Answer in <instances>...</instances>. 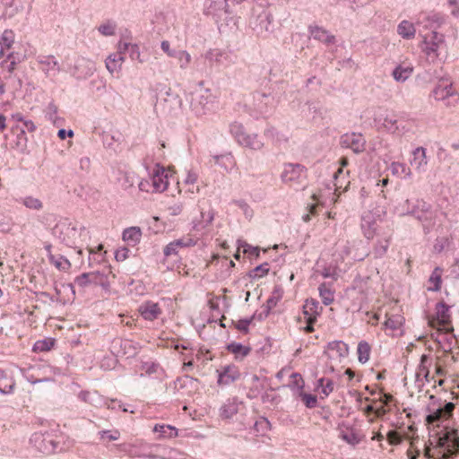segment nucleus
<instances>
[{"mask_svg": "<svg viewBox=\"0 0 459 459\" xmlns=\"http://www.w3.org/2000/svg\"><path fill=\"white\" fill-rule=\"evenodd\" d=\"M455 403L448 402L434 409L426 417L429 424H437L438 444L442 455L440 459H456L459 453L458 424L453 419Z\"/></svg>", "mask_w": 459, "mask_h": 459, "instance_id": "f257e3e1", "label": "nucleus"}, {"mask_svg": "<svg viewBox=\"0 0 459 459\" xmlns=\"http://www.w3.org/2000/svg\"><path fill=\"white\" fill-rule=\"evenodd\" d=\"M175 180V170L172 168L156 165L152 176V191L164 192L167 190L169 183Z\"/></svg>", "mask_w": 459, "mask_h": 459, "instance_id": "f03ea898", "label": "nucleus"}, {"mask_svg": "<svg viewBox=\"0 0 459 459\" xmlns=\"http://www.w3.org/2000/svg\"><path fill=\"white\" fill-rule=\"evenodd\" d=\"M307 169L300 164L287 163L284 164L281 174V181L290 186L300 185L306 178Z\"/></svg>", "mask_w": 459, "mask_h": 459, "instance_id": "7ed1b4c3", "label": "nucleus"}, {"mask_svg": "<svg viewBox=\"0 0 459 459\" xmlns=\"http://www.w3.org/2000/svg\"><path fill=\"white\" fill-rule=\"evenodd\" d=\"M443 44V35L437 31H431L423 37L420 48L429 57L435 58L437 56V51Z\"/></svg>", "mask_w": 459, "mask_h": 459, "instance_id": "20e7f679", "label": "nucleus"}, {"mask_svg": "<svg viewBox=\"0 0 459 459\" xmlns=\"http://www.w3.org/2000/svg\"><path fill=\"white\" fill-rule=\"evenodd\" d=\"M195 244L196 239L190 235L183 236L182 238L169 243L164 247L163 253L166 257H169L171 255H178L180 249L194 247Z\"/></svg>", "mask_w": 459, "mask_h": 459, "instance_id": "39448f33", "label": "nucleus"}, {"mask_svg": "<svg viewBox=\"0 0 459 459\" xmlns=\"http://www.w3.org/2000/svg\"><path fill=\"white\" fill-rule=\"evenodd\" d=\"M436 320L441 330L454 331L451 325L449 307L444 302H438L436 305Z\"/></svg>", "mask_w": 459, "mask_h": 459, "instance_id": "423d86ee", "label": "nucleus"}, {"mask_svg": "<svg viewBox=\"0 0 459 459\" xmlns=\"http://www.w3.org/2000/svg\"><path fill=\"white\" fill-rule=\"evenodd\" d=\"M218 371V384L220 385H228L238 380L240 377V372L235 365H227Z\"/></svg>", "mask_w": 459, "mask_h": 459, "instance_id": "0eeeda50", "label": "nucleus"}, {"mask_svg": "<svg viewBox=\"0 0 459 459\" xmlns=\"http://www.w3.org/2000/svg\"><path fill=\"white\" fill-rule=\"evenodd\" d=\"M455 90L447 79H442L432 91L433 97L437 100H445L446 98L453 96Z\"/></svg>", "mask_w": 459, "mask_h": 459, "instance_id": "6e6552de", "label": "nucleus"}, {"mask_svg": "<svg viewBox=\"0 0 459 459\" xmlns=\"http://www.w3.org/2000/svg\"><path fill=\"white\" fill-rule=\"evenodd\" d=\"M414 71V67L411 62L403 61L399 64L393 71L392 76L398 82H404L408 80Z\"/></svg>", "mask_w": 459, "mask_h": 459, "instance_id": "1a4fd4ad", "label": "nucleus"}, {"mask_svg": "<svg viewBox=\"0 0 459 459\" xmlns=\"http://www.w3.org/2000/svg\"><path fill=\"white\" fill-rule=\"evenodd\" d=\"M238 143L252 150H261L264 147V142L256 134H240L238 135Z\"/></svg>", "mask_w": 459, "mask_h": 459, "instance_id": "9d476101", "label": "nucleus"}, {"mask_svg": "<svg viewBox=\"0 0 459 459\" xmlns=\"http://www.w3.org/2000/svg\"><path fill=\"white\" fill-rule=\"evenodd\" d=\"M141 316L149 321H153L160 315L161 310L157 303L147 301L139 307Z\"/></svg>", "mask_w": 459, "mask_h": 459, "instance_id": "9b49d317", "label": "nucleus"}, {"mask_svg": "<svg viewBox=\"0 0 459 459\" xmlns=\"http://www.w3.org/2000/svg\"><path fill=\"white\" fill-rule=\"evenodd\" d=\"M430 364H431V358L427 354L421 355L420 365L415 373L416 382H420L421 384H423V380H425L427 382L429 381V367L430 366Z\"/></svg>", "mask_w": 459, "mask_h": 459, "instance_id": "f8f14e48", "label": "nucleus"}, {"mask_svg": "<svg viewBox=\"0 0 459 459\" xmlns=\"http://www.w3.org/2000/svg\"><path fill=\"white\" fill-rule=\"evenodd\" d=\"M410 163L417 171H423L428 163L426 150L422 147L416 148L412 152V158L411 159Z\"/></svg>", "mask_w": 459, "mask_h": 459, "instance_id": "ddd939ff", "label": "nucleus"}, {"mask_svg": "<svg viewBox=\"0 0 459 459\" xmlns=\"http://www.w3.org/2000/svg\"><path fill=\"white\" fill-rule=\"evenodd\" d=\"M238 403L237 397L229 398L220 409V416L224 420L231 419L238 411Z\"/></svg>", "mask_w": 459, "mask_h": 459, "instance_id": "4468645a", "label": "nucleus"}, {"mask_svg": "<svg viewBox=\"0 0 459 459\" xmlns=\"http://www.w3.org/2000/svg\"><path fill=\"white\" fill-rule=\"evenodd\" d=\"M308 31L311 37L318 41L325 44H331L334 42V36L331 35L329 31L319 26H309Z\"/></svg>", "mask_w": 459, "mask_h": 459, "instance_id": "2eb2a0df", "label": "nucleus"}, {"mask_svg": "<svg viewBox=\"0 0 459 459\" xmlns=\"http://www.w3.org/2000/svg\"><path fill=\"white\" fill-rule=\"evenodd\" d=\"M319 302L316 299H307L303 306V314L305 320L316 321V316L319 315Z\"/></svg>", "mask_w": 459, "mask_h": 459, "instance_id": "dca6fc26", "label": "nucleus"}, {"mask_svg": "<svg viewBox=\"0 0 459 459\" xmlns=\"http://www.w3.org/2000/svg\"><path fill=\"white\" fill-rule=\"evenodd\" d=\"M343 143L351 148L355 152H360L365 148V140L361 134H351L343 136Z\"/></svg>", "mask_w": 459, "mask_h": 459, "instance_id": "f3484780", "label": "nucleus"}, {"mask_svg": "<svg viewBox=\"0 0 459 459\" xmlns=\"http://www.w3.org/2000/svg\"><path fill=\"white\" fill-rule=\"evenodd\" d=\"M15 382L8 370L0 369V393L11 394L13 391Z\"/></svg>", "mask_w": 459, "mask_h": 459, "instance_id": "a211bd4d", "label": "nucleus"}, {"mask_svg": "<svg viewBox=\"0 0 459 459\" xmlns=\"http://www.w3.org/2000/svg\"><path fill=\"white\" fill-rule=\"evenodd\" d=\"M397 33L404 39H412L416 35L415 24L410 21L403 20L397 26Z\"/></svg>", "mask_w": 459, "mask_h": 459, "instance_id": "6ab92c4d", "label": "nucleus"}, {"mask_svg": "<svg viewBox=\"0 0 459 459\" xmlns=\"http://www.w3.org/2000/svg\"><path fill=\"white\" fill-rule=\"evenodd\" d=\"M142 238V230L139 227H130L126 229L122 234V239L129 246L134 247Z\"/></svg>", "mask_w": 459, "mask_h": 459, "instance_id": "aec40b11", "label": "nucleus"}, {"mask_svg": "<svg viewBox=\"0 0 459 459\" xmlns=\"http://www.w3.org/2000/svg\"><path fill=\"white\" fill-rule=\"evenodd\" d=\"M122 52L118 50L117 53L110 55L106 60V67L110 74L118 73L121 70L124 63V56Z\"/></svg>", "mask_w": 459, "mask_h": 459, "instance_id": "412c9836", "label": "nucleus"}, {"mask_svg": "<svg viewBox=\"0 0 459 459\" xmlns=\"http://www.w3.org/2000/svg\"><path fill=\"white\" fill-rule=\"evenodd\" d=\"M37 295H40L43 302L45 303H60V304H65L66 300L61 296V290L60 289L55 288L53 289V292H46L41 291L39 293L36 292Z\"/></svg>", "mask_w": 459, "mask_h": 459, "instance_id": "4be33fe9", "label": "nucleus"}, {"mask_svg": "<svg viewBox=\"0 0 459 459\" xmlns=\"http://www.w3.org/2000/svg\"><path fill=\"white\" fill-rule=\"evenodd\" d=\"M226 349L228 350V351L234 354L236 359H243L247 357L251 351L250 347L245 346L239 342H235L229 343Z\"/></svg>", "mask_w": 459, "mask_h": 459, "instance_id": "5701e85b", "label": "nucleus"}, {"mask_svg": "<svg viewBox=\"0 0 459 459\" xmlns=\"http://www.w3.org/2000/svg\"><path fill=\"white\" fill-rule=\"evenodd\" d=\"M327 348L330 351L335 352L339 358H344L349 353L348 345L342 341H333L328 343Z\"/></svg>", "mask_w": 459, "mask_h": 459, "instance_id": "b1692460", "label": "nucleus"}, {"mask_svg": "<svg viewBox=\"0 0 459 459\" xmlns=\"http://www.w3.org/2000/svg\"><path fill=\"white\" fill-rule=\"evenodd\" d=\"M153 431L160 434V438H172L178 436V429L170 425H155Z\"/></svg>", "mask_w": 459, "mask_h": 459, "instance_id": "393cba45", "label": "nucleus"}, {"mask_svg": "<svg viewBox=\"0 0 459 459\" xmlns=\"http://www.w3.org/2000/svg\"><path fill=\"white\" fill-rule=\"evenodd\" d=\"M207 296H208V306L212 312H214V311L220 312L221 302L225 307L229 306L228 299L223 295L213 296L212 293H208Z\"/></svg>", "mask_w": 459, "mask_h": 459, "instance_id": "a878e982", "label": "nucleus"}, {"mask_svg": "<svg viewBox=\"0 0 459 459\" xmlns=\"http://www.w3.org/2000/svg\"><path fill=\"white\" fill-rule=\"evenodd\" d=\"M39 63L41 65V68L47 74H48L50 71L59 72L58 62L53 56H48L43 57V59H41Z\"/></svg>", "mask_w": 459, "mask_h": 459, "instance_id": "bb28decb", "label": "nucleus"}, {"mask_svg": "<svg viewBox=\"0 0 459 459\" xmlns=\"http://www.w3.org/2000/svg\"><path fill=\"white\" fill-rule=\"evenodd\" d=\"M390 169L393 175L398 177H411V171L409 168L406 167L404 163L402 162H392L390 165Z\"/></svg>", "mask_w": 459, "mask_h": 459, "instance_id": "cd10ccee", "label": "nucleus"}, {"mask_svg": "<svg viewBox=\"0 0 459 459\" xmlns=\"http://www.w3.org/2000/svg\"><path fill=\"white\" fill-rule=\"evenodd\" d=\"M15 40V34L13 30L6 29L4 30L0 36V46L3 48L10 49Z\"/></svg>", "mask_w": 459, "mask_h": 459, "instance_id": "c85d7f7f", "label": "nucleus"}, {"mask_svg": "<svg viewBox=\"0 0 459 459\" xmlns=\"http://www.w3.org/2000/svg\"><path fill=\"white\" fill-rule=\"evenodd\" d=\"M56 343V340L53 338H46L43 340L37 341L33 345V351L36 352L48 351Z\"/></svg>", "mask_w": 459, "mask_h": 459, "instance_id": "c756f323", "label": "nucleus"}, {"mask_svg": "<svg viewBox=\"0 0 459 459\" xmlns=\"http://www.w3.org/2000/svg\"><path fill=\"white\" fill-rule=\"evenodd\" d=\"M20 62V60L17 59L16 55L14 52H11L7 55L5 60H4L0 64L1 68H4L7 70V72L12 74L13 71L16 69L17 63Z\"/></svg>", "mask_w": 459, "mask_h": 459, "instance_id": "7c9ffc66", "label": "nucleus"}, {"mask_svg": "<svg viewBox=\"0 0 459 459\" xmlns=\"http://www.w3.org/2000/svg\"><path fill=\"white\" fill-rule=\"evenodd\" d=\"M242 250L244 254L258 258L260 255V248L253 247L245 240L238 239V251Z\"/></svg>", "mask_w": 459, "mask_h": 459, "instance_id": "2f4dec72", "label": "nucleus"}, {"mask_svg": "<svg viewBox=\"0 0 459 459\" xmlns=\"http://www.w3.org/2000/svg\"><path fill=\"white\" fill-rule=\"evenodd\" d=\"M118 50L122 53H124L125 51H130L132 58H139L140 56L139 48L135 44H132L126 41H120L118 43Z\"/></svg>", "mask_w": 459, "mask_h": 459, "instance_id": "473e14b6", "label": "nucleus"}, {"mask_svg": "<svg viewBox=\"0 0 459 459\" xmlns=\"http://www.w3.org/2000/svg\"><path fill=\"white\" fill-rule=\"evenodd\" d=\"M358 359L364 364L369 359L370 346L366 342H360L358 345Z\"/></svg>", "mask_w": 459, "mask_h": 459, "instance_id": "72a5a7b5", "label": "nucleus"}, {"mask_svg": "<svg viewBox=\"0 0 459 459\" xmlns=\"http://www.w3.org/2000/svg\"><path fill=\"white\" fill-rule=\"evenodd\" d=\"M120 348L124 350V354L128 357H133L137 354V343L130 340H120Z\"/></svg>", "mask_w": 459, "mask_h": 459, "instance_id": "f704fd0d", "label": "nucleus"}, {"mask_svg": "<svg viewBox=\"0 0 459 459\" xmlns=\"http://www.w3.org/2000/svg\"><path fill=\"white\" fill-rule=\"evenodd\" d=\"M270 270L269 264L264 263L261 265L256 266L249 273V277L255 280L260 279L266 275Z\"/></svg>", "mask_w": 459, "mask_h": 459, "instance_id": "c9c22d12", "label": "nucleus"}, {"mask_svg": "<svg viewBox=\"0 0 459 459\" xmlns=\"http://www.w3.org/2000/svg\"><path fill=\"white\" fill-rule=\"evenodd\" d=\"M78 397L82 402L90 404H95L100 400V396L98 395L97 392L91 393L89 391H82Z\"/></svg>", "mask_w": 459, "mask_h": 459, "instance_id": "e433bc0d", "label": "nucleus"}, {"mask_svg": "<svg viewBox=\"0 0 459 459\" xmlns=\"http://www.w3.org/2000/svg\"><path fill=\"white\" fill-rule=\"evenodd\" d=\"M22 204L29 209L40 210L43 206L41 201L33 196H26L22 200Z\"/></svg>", "mask_w": 459, "mask_h": 459, "instance_id": "4c0bfd02", "label": "nucleus"}, {"mask_svg": "<svg viewBox=\"0 0 459 459\" xmlns=\"http://www.w3.org/2000/svg\"><path fill=\"white\" fill-rule=\"evenodd\" d=\"M50 261H51V264H53L59 270H66L71 265L70 262L66 258H65L61 255H58V256L51 255Z\"/></svg>", "mask_w": 459, "mask_h": 459, "instance_id": "58836bf2", "label": "nucleus"}, {"mask_svg": "<svg viewBox=\"0 0 459 459\" xmlns=\"http://www.w3.org/2000/svg\"><path fill=\"white\" fill-rule=\"evenodd\" d=\"M197 178V175L193 171H188L185 178V184L193 186V190H191L192 194H197L200 191L199 186L195 185Z\"/></svg>", "mask_w": 459, "mask_h": 459, "instance_id": "ea45409f", "label": "nucleus"}, {"mask_svg": "<svg viewBox=\"0 0 459 459\" xmlns=\"http://www.w3.org/2000/svg\"><path fill=\"white\" fill-rule=\"evenodd\" d=\"M299 396L302 400V402L305 403L306 407L312 409L316 406L317 403V398L316 395L311 394H307L304 392L299 393Z\"/></svg>", "mask_w": 459, "mask_h": 459, "instance_id": "a19ab883", "label": "nucleus"}, {"mask_svg": "<svg viewBox=\"0 0 459 459\" xmlns=\"http://www.w3.org/2000/svg\"><path fill=\"white\" fill-rule=\"evenodd\" d=\"M100 274L95 273H83L79 279H78V284H91V283H98L97 280L100 278Z\"/></svg>", "mask_w": 459, "mask_h": 459, "instance_id": "79ce46f5", "label": "nucleus"}, {"mask_svg": "<svg viewBox=\"0 0 459 459\" xmlns=\"http://www.w3.org/2000/svg\"><path fill=\"white\" fill-rule=\"evenodd\" d=\"M340 437L342 439L346 441L348 444L351 445H356L359 442V438L358 437L357 434H355L353 431H340Z\"/></svg>", "mask_w": 459, "mask_h": 459, "instance_id": "37998d69", "label": "nucleus"}, {"mask_svg": "<svg viewBox=\"0 0 459 459\" xmlns=\"http://www.w3.org/2000/svg\"><path fill=\"white\" fill-rule=\"evenodd\" d=\"M175 57L178 59L181 68H186L188 65L191 63V56L188 52L185 50L178 52Z\"/></svg>", "mask_w": 459, "mask_h": 459, "instance_id": "c03bdc74", "label": "nucleus"}, {"mask_svg": "<svg viewBox=\"0 0 459 459\" xmlns=\"http://www.w3.org/2000/svg\"><path fill=\"white\" fill-rule=\"evenodd\" d=\"M253 317L243 318L238 320L236 324L231 321V324L235 325V327L241 333H247L248 332V326L252 323Z\"/></svg>", "mask_w": 459, "mask_h": 459, "instance_id": "a18cd8bd", "label": "nucleus"}, {"mask_svg": "<svg viewBox=\"0 0 459 459\" xmlns=\"http://www.w3.org/2000/svg\"><path fill=\"white\" fill-rule=\"evenodd\" d=\"M403 317L400 316H394L385 321V325L387 328L396 330L402 325Z\"/></svg>", "mask_w": 459, "mask_h": 459, "instance_id": "49530a36", "label": "nucleus"}, {"mask_svg": "<svg viewBox=\"0 0 459 459\" xmlns=\"http://www.w3.org/2000/svg\"><path fill=\"white\" fill-rule=\"evenodd\" d=\"M320 297L325 305H330L333 301V291L332 289H318Z\"/></svg>", "mask_w": 459, "mask_h": 459, "instance_id": "de8ad7c7", "label": "nucleus"}, {"mask_svg": "<svg viewBox=\"0 0 459 459\" xmlns=\"http://www.w3.org/2000/svg\"><path fill=\"white\" fill-rule=\"evenodd\" d=\"M116 25L107 22L99 27V31L104 36H111L115 33Z\"/></svg>", "mask_w": 459, "mask_h": 459, "instance_id": "09e8293b", "label": "nucleus"}, {"mask_svg": "<svg viewBox=\"0 0 459 459\" xmlns=\"http://www.w3.org/2000/svg\"><path fill=\"white\" fill-rule=\"evenodd\" d=\"M270 421L266 418H260V420H256L255 423V429L257 432L262 431L265 432L270 429Z\"/></svg>", "mask_w": 459, "mask_h": 459, "instance_id": "8fccbe9b", "label": "nucleus"}, {"mask_svg": "<svg viewBox=\"0 0 459 459\" xmlns=\"http://www.w3.org/2000/svg\"><path fill=\"white\" fill-rule=\"evenodd\" d=\"M129 249L126 247H119L115 252V258L117 262H123L129 256Z\"/></svg>", "mask_w": 459, "mask_h": 459, "instance_id": "3c124183", "label": "nucleus"}, {"mask_svg": "<svg viewBox=\"0 0 459 459\" xmlns=\"http://www.w3.org/2000/svg\"><path fill=\"white\" fill-rule=\"evenodd\" d=\"M103 248H104L103 245L100 244L95 248H92V247L88 248V251L91 255L100 254V259L98 261L100 263L104 260L105 255L107 253L106 251H103Z\"/></svg>", "mask_w": 459, "mask_h": 459, "instance_id": "603ef678", "label": "nucleus"}, {"mask_svg": "<svg viewBox=\"0 0 459 459\" xmlns=\"http://www.w3.org/2000/svg\"><path fill=\"white\" fill-rule=\"evenodd\" d=\"M429 281L435 287H438L441 284V271L435 269L429 278Z\"/></svg>", "mask_w": 459, "mask_h": 459, "instance_id": "864d4df0", "label": "nucleus"}, {"mask_svg": "<svg viewBox=\"0 0 459 459\" xmlns=\"http://www.w3.org/2000/svg\"><path fill=\"white\" fill-rule=\"evenodd\" d=\"M16 119L20 122H22L23 126L26 130L29 132H34L36 129V126L34 123L31 120H26L24 119L21 115L16 116Z\"/></svg>", "mask_w": 459, "mask_h": 459, "instance_id": "5fc2aeb1", "label": "nucleus"}, {"mask_svg": "<svg viewBox=\"0 0 459 459\" xmlns=\"http://www.w3.org/2000/svg\"><path fill=\"white\" fill-rule=\"evenodd\" d=\"M100 437L102 439L108 438V440H117L119 437L118 431L111 432L109 430H102L100 432Z\"/></svg>", "mask_w": 459, "mask_h": 459, "instance_id": "6e6d98bb", "label": "nucleus"}, {"mask_svg": "<svg viewBox=\"0 0 459 459\" xmlns=\"http://www.w3.org/2000/svg\"><path fill=\"white\" fill-rule=\"evenodd\" d=\"M387 440L390 444H399L401 442L400 434L394 430H391L387 433Z\"/></svg>", "mask_w": 459, "mask_h": 459, "instance_id": "4d7b16f0", "label": "nucleus"}, {"mask_svg": "<svg viewBox=\"0 0 459 459\" xmlns=\"http://www.w3.org/2000/svg\"><path fill=\"white\" fill-rule=\"evenodd\" d=\"M291 377L294 379L293 380V385L299 389V390H302L303 387H304V380L303 378L301 377L300 374L299 373H292L291 374Z\"/></svg>", "mask_w": 459, "mask_h": 459, "instance_id": "13d9d810", "label": "nucleus"}, {"mask_svg": "<svg viewBox=\"0 0 459 459\" xmlns=\"http://www.w3.org/2000/svg\"><path fill=\"white\" fill-rule=\"evenodd\" d=\"M184 209V205L182 203H178L173 204L169 208V213L173 216L179 215Z\"/></svg>", "mask_w": 459, "mask_h": 459, "instance_id": "bf43d9fd", "label": "nucleus"}, {"mask_svg": "<svg viewBox=\"0 0 459 459\" xmlns=\"http://www.w3.org/2000/svg\"><path fill=\"white\" fill-rule=\"evenodd\" d=\"M325 386H323L322 393L325 395H329L333 391V381L332 379L327 378Z\"/></svg>", "mask_w": 459, "mask_h": 459, "instance_id": "052dcab7", "label": "nucleus"}, {"mask_svg": "<svg viewBox=\"0 0 459 459\" xmlns=\"http://www.w3.org/2000/svg\"><path fill=\"white\" fill-rule=\"evenodd\" d=\"M161 49L169 56H176L177 53H175L174 51H172L170 49V44L169 41L167 40H164L161 42Z\"/></svg>", "mask_w": 459, "mask_h": 459, "instance_id": "680f3d73", "label": "nucleus"}, {"mask_svg": "<svg viewBox=\"0 0 459 459\" xmlns=\"http://www.w3.org/2000/svg\"><path fill=\"white\" fill-rule=\"evenodd\" d=\"M379 401L384 405H388L393 401V395L390 394L382 393V396L379 398Z\"/></svg>", "mask_w": 459, "mask_h": 459, "instance_id": "e2e57ef3", "label": "nucleus"}, {"mask_svg": "<svg viewBox=\"0 0 459 459\" xmlns=\"http://www.w3.org/2000/svg\"><path fill=\"white\" fill-rule=\"evenodd\" d=\"M57 135L61 140H65L66 135H68L69 137H73L74 132L72 130H69L68 132H66L65 129H60L58 131Z\"/></svg>", "mask_w": 459, "mask_h": 459, "instance_id": "0e129e2a", "label": "nucleus"}, {"mask_svg": "<svg viewBox=\"0 0 459 459\" xmlns=\"http://www.w3.org/2000/svg\"><path fill=\"white\" fill-rule=\"evenodd\" d=\"M429 21V16L426 13H420L419 17L417 18L416 23L417 24H423L425 22Z\"/></svg>", "mask_w": 459, "mask_h": 459, "instance_id": "69168bd1", "label": "nucleus"}, {"mask_svg": "<svg viewBox=\"0 0 459 459\" xmlns=\"http://www.w3.org/2000/svg\"><path fill=\"white\" fill-rule=\"evenodd\" d=\"M387 413V410H385V406H380L378 408H375V415L377 417H383Z\"/></svg>", "mask_w": 459, "mask_h": 459, "instance_id": "338daca9", "label": "nucleus"}, {"mask_svg": "<svg viewBox=\"0 0 459 459\" xmlns=\"http://www.w3.org/2000/svg\"><path fill=\"white\" fill-rule=\"evenodd\" d=\"M341 168L337 170L335 173V178L338 177L339 174L342 172V168L346 167L348 165V160L345 157H342L340 160Z\"/></svg>", "mask_w": 459, "mask_h": 459, "instance_id": "774afa93", "label": "nucleus"}]
</instances>
